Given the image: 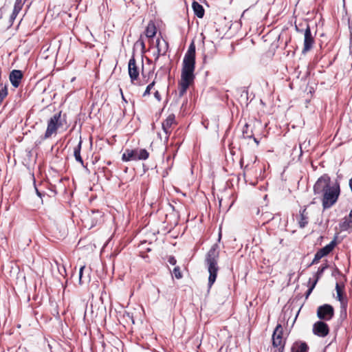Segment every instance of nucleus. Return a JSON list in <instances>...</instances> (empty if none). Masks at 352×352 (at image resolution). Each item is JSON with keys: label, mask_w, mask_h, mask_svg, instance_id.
I'll use <instances>...</instances> for the list:
<instances>
[{"label": "nucleus", "mask_w": 352, "mask_h": 352, "mask_svg": "<svg viewBox=\"0 0 352 352\" xmlns=\"http://www.w3.org/2000/svg\"><path fill=\"white\" fill-rule=\"evenodd\" d=\"M195 68V45L193 42L190 43L184 55L181 80L179 82V97H182L186 92L189 86L195 79L194 71Z\"/></svg>", "instance_id": "1"}, {"label": "nucleus", "mask_w": 352, "mask_h": 352, "mask_svg": "<svg viewBox=\"0 0 352 352\" xmlns=\"http://www.w3.org/2000/svg\"><path fill=\"white\" fill-rule=\"evenodd\" d=\"M219 256V245L215 243L209 250L206 256L205 263L209 273L208 287L210 288L216 280L219 271L218 259Z\"/></svg>", "instance_id": "2"}, {"label": "nucleus", "mask_w": 352, "mask_h": 352, "mask_svg": "<svg viewBox=\"0 0 352 352\" xmlns=\"http://www.w3.org/2000/svg\"><path fill=\"white\" fill-rule=\"evenodd\" d=\"M340 193V185L336 183L321 195L324 210L331 208L337 202Z\"/></svg>", "instance_id": "3"}, {"label": "nucleus", "mask_w": 352, "mask_h": 352, "mask_svg": "<svg viewBox=\"0 0 352 352\" xmlns=\"http://www.w3.org/2000/svg\"><path fill=\"white\" fill-rule=\"evenodd\" d=\"M60 112L54 114L47 122V126L46 131L43 136H41V140H45L51 138L53 134H56L58 129L62 125L60 121Z\"/></svg>", "instance_id": "4"}, {"label": "nucleus", "mask_w": 352, "mask_h": 352, "mask_svg": "<svg viewBox=\"0 0 352 352\" xmlns=\"http://www.w3.org/2000/svg\"><path fill=\"white\" fill-rule=\"evenodd\" d=\"M285 341L283 339V328L281 324H277L272 335V345L276 349L274 352H283Z\"/></svg>", "instance_id": "5"}, {"label": "nucleus", "mask_w": 352, "mask_h": 352, "mask_svg": "<svg viewBox=\"0 0 352 352\" xmlns=\"http://www.w3.org/2000/svg\"><path fill=\"white\" fill-rule=\"evenodd\" d=\"M331 186L330 177L327 175H323L318 179L314 186V194L322 195Z\"/></svg>", "instance_id": "6"}, {"label": "nucleus", "mask_w": 352, "mask_h": 352, "mask_svg": "<svg viewBox=\"0 0 352 352\" xmlns=\"http://www.w3.org/2000/svg\"><path fill=\"white\" fill-rule=\"evenodd\" d=\"M336 244V240L334 239L329 244L318 250L315 254L314 258L309 265L318 263L322 257L328 255L333 251Z\"/></svg>", "instance_id": "7"}, {"label": "nucleus", "mask_w": 352, "mask_h": 352, "mask_svg": "<svg viewBox=\"0 0 352 352\" xmlns=\"http://www.w3.org/2000/svg\"><path fill=\"white\" fill-rule=\"evenodd\" d=\"M333 316L334 309L331 305L324 304L319 306L317 309V316L321 321H329Z\"/></svg>", "instance_id": "8"}, {"label": "nucleus", "mask_w": 352, "mask_h": 352, "mask_svg": "<svg viewBox=\"0 0 352 352\" xmlns=\"http://www.w3.org/2000/svg\"><path fill=\"white\" fill-rule=\"evenodd\" d=\"M314 43V36L311 34L309 25H307L304 32V43L302 53L305 54L307 52L310 51L313 47Z\"/></svg>", "instance_id": "9"}, {"label": "nucleus", "mask_w": 352, "mask_h": 352, "mask_svg": "<svg viewBox=\"0 0 352 352\" xmlns=\"http://www.w3.org/2000/svg\"><path fill=\"white\" fill-rule=\"evenodd\" d=\"M128 71L131 82L132 84L136 85L137 83L135 81L139 78L140 71L133 56L129 59L128 63Z\"/></svg>", "instance_id": "10"}, {"label": "nucleus", "mask_w": 352, "mask_h": 352, "mask_svg": "<svg viewBox=\"0 0 352 352\" xmlns=\"http://www.w3.org/2000/svg\"><path fill=\"white\" fill-rule=\"evenodd\" d=\"M177 124L175 116L173 113L170 114L162 122V129L166 134V140H168L169 135L172 132L173 127Z\"/></svg>", "instance_id": "11"}, {"label": "nucleus", "mask_w": 352, "mask_h": 352, "mask_svg": "<svg viewBox=\"0 0 352 352\" xmlns=\"http://www.w3.org/2000/svg\"><path fill=\"white\" fill-rule=\"evenodd\" d=\"M313 333L319 337L324 338L329 333V326L324 321H317L313 325Z\"/></svg>", "instance_id": "12"}, {"label": "nucleus", "mask_w": 352, "mask_h": 352, "mask_svg": "<svg viewBox=\"0 0 352 352\" xmlns=\"http://www.w3.org/2000/svg\"><path fill=\"white\" fill-rule=\"evenodd\" d=\"M22 78H23L22 72L21 70H16V69L10 72V76H9V78H10L12 85L16 88L19 86Z\"/></svg>", "instance_id": "13"}, {"label": "nucleus", "mask_w": 352, "mask_h": 352, "mask_svg": "<svg viewBox=\"0 0 352 352\" xmlns=\"http://www.w3.org/2000/svg\"><path fill=\"white\" fill-rule=\"evenodd\" d=\"M137 149H126L122 156L124 162L136 161L138 160Z\"/></svg>", "instance_id": "14"}, {"label": "nucleus", "mask_w": 352, "mask_h": 352, "mask_svg": "<svg viewBox=\"0 0 352 352\" xmlns=\"http://www.w3.org/2000/svg\"><path fill=\"white\" fill-rule=\"evenodd\" d=\"M156 47L158 52L164 56L168 49V44L164 39L157 38L156 40Z\"/></svg>", "instance_id": "15"}, {"label": "nucleus", "mask_w": 352, "mask_h": 352, "mask_svg": "<svg viewBox=\"0 0 352 352\" xmlns=\"http://www.w3.org/2000/svg\"><path fill=\"white\" fill-rule=\"evenodd\" d=\"M308 345L304 342H296L292 346V352H308Z\"/></svg>", "instance_id": "16"}, {"label": "nucleus", "mask_w": 352, "mask_h": 352, "mask_svg": "<svg viewBox=\"0 0 352 352\" xmlns=\"http://www.w3.org/2000/svg\"><path fill=\"white\" fill-rule=\"evenodd\" d=\"M308 212H307V208H305L300 211V220L298 221L300 227L305 228L308 223Z\"/></svg>", "instance_id": "17"}, {"label": "nucleus", "mask_w": 352, "mask_h": 352, "mask_svg": "<svg viewBox=\"0 0 352 352\" xmlns=\"http://www.w3.org/2000/svg\"><path fill=\"white\" fill-rule=\"evenodd\" d=\"M192 7L195 14L198 18H200V19L203 18V16H204V9L203 6L201 5H200L198 2L193 1Z\"/></svg>", "instance_id": "18"}, {"label": "nucleus", "mask_w": 352, "mask_h": 352, "mask_svg": "<svg viewBox=\"0 0 352 352\" xmlns=\"http://www.w3.org/2000/svg\"><path fill=\"white\" fill-rule=\"evenodd\" d=\"M340 228L342 231L352 229V219L350 218L349 215L348 217H345L342 220V221L340 223Z\"/></svg>", "instance_id": "19"}, {"label": "nucleus", "mask_w": 352, "mask_h": 352, "mask_svg": "<svg viewBox=\"0 0 352 352\" xmlns=\"http://www.w3.org/2000/svg\"><path fill=\"white\" fill-rule=\"evenodd\" d=\"M156 27L153 21H150L146 28L145 34L148 38H153L156 34Z\"/></svg>", "instance_id": "20"}, {"label": "nucleus", "mask_w": 352, "mask_h": 352, "mask_svg": "<svg viewBox=\"0 0 352 352\" xmlns=\"http://www.w3.org/2000/svg\"><path fill=\"white\" fill-rule=\"evenodd\" d=\"M82 146V140H80L78 144V145L74 149V155L76 160L80 162L82 165H83V160L80 156V150Z\"/></svg>", "instance_id": "21"}, {"label": "nucleus", "mask_w": 352, "mask_h": 352, "mask_svg": "<svg viewBox=\"0 0 352 352\" xmlns=\"http://www.w3.org/2000/svg\"><path fill=\"white\" fill-rule=\"evenodd\" d=\"M138 160H145L148 156L149 153L146 149H137Z\"/></svg>", "instance_id": "22"}, {"label": "nucleus", "mask_w": 352, "mask_h": 352, "mask_svg": "<svg viewBox=\"0 0 352 352\" xmlns=\"http://www.w3.org/2000/svg\"><path fill=\"white\" fill-rule=\"evenodd\" d=\"M23 5V0H16L14 6V14H18Z\"/></svg>", "instance_id": "23"}, {"label": "nucleus", "mask_w": 352, "mask_h": 352, "mask_svg": "<svg viewBox=\"0 0 352 352\" xmlns=\"http://www.w3.org/2000/svg\"><path fill=\"white\" fill-rule=\"evenodd\" d=\"M327 267V265H324V266H321L318 268L317 272L315 274L314 276H315V280L313 281V282H316V284H317L319 278H320V276H322V274H323L324 270Z\"/></svg>", "instance_id": "24"}, {"label": "nucleus", "mask_w": 352, "mask_h": 352, "mask_svg": "<svg viewBox=\"0 0 352 352\" xmlns=\"http://www.w3.org/2000/svg\"><path fill=\"white\" fill-rule=\"evenodd\" d=\"M336 292H337L338 300L341 302V304H343L344 302H343L342 290L338 283H336Z\"/></svg>", "instance_id": "25"}, {"label": "nucleus", "mask_w": 352, "mask_h": 352, "mask_svg": "<svg viewBox=\"0 0 352 352\" xmlns=\"http://www.w3.org/2000/svg\"><path fill=\"white\" fill-rule=\"evenodd\" d=\"M8 96V89L7 87H4L1 91L0 92V104L4 100V98Z\"/></svg>", "instance_id": "26"}, {"label": "nucleus", "mask_w": 352, "mask_h": 352, "mask_svg": "<svg viewBox=\"0 0 352 352\" xmlns=\"http://www.w3.org/2000/svg\"><path fill=\"white\" fill-rule=\"evenodd\" d=\"M155 85V81H153L151 83H150L146 88L145 91L143 94V96H146L147 95L150 94L151 90L153 89V87Z\"/></svg>", "instance_id": "27"}, {"label": "nucleus", "mask_w": 352, "mask_h": 352, "mask_svg": "<svg viewBox=\"0 0 352 352\" xmlns=\"http://www.w3.org/2000/svg\"><path fill=\"white\" fill-rule=\"evenodd\" d=\"M173 274L176 278L179 279L182 277L180 269L179 267H175L173 269Z\"/></svg>", "instance_id": "28"}, {"label": "nucleus", "mask_w": 352, "mask_h": 352, "mask_svg": "<svg viewBox=\"0 0 352 352\" xmlns=\"http://www.w3.org/2000/svg\"><path fill=\"white\" fill-rule=\"evenodd\" d=\"M316 282H313L311 285L309 286L308 290L306 292V298H308V296L311 294L313 289H314V287H316Z\"/></svg>", "instance_id": "29"}, {"label": "nucleus", "mask_w": 352, "mask_h": 352, "mask_svg": "<svg viewBox=\"0 0 352 352\" xmlns=\"http://www.w3.org/2000/svg\"><path fill=\"white\" fill-rule=\"evenodd\" d=\"M85 268V265H82L80 267V270H79V274H78V276H79V283L80 284L82 283V274H83V270Z\"/></svg>", "instance_id": "30"}, {"label": "nucleus", "mask_w": 352, "mask_h": 352, "mask_svg": "<svg viewBox=\"0 0 352 352\" xmlns=\"http://www.w3.org/2000/svg\"><path fill=\"white\" fill-rule=\"evenodd\" d=\"M168 263H169L170 265H175V264H176V263H177V261H176V259L175 258V257H174V256H170V257L168 258Z\"/></svg>", "instance_id": "31"}, {"label": "nucleus", "mask_w": 352, "mask_h": 352, "mask_svg": "<svg viewBox=\"0 0 352 352\" xmlns=\"http://www.w3.org/2000/svg\"><path fill=\"white\" fill-rule=\"evenodd\" d=\"M154 96L158 101L161 100V96L158 91H155Z\"/></svg>", "instance_id": "32"}, {"label": "nucleus", "mask_w": 352, "mask_h": 352, "mask_svg": "<svg viewBox=\"0 0 352 352\" xmlns=\"http://www.w3.org/2000/svg\"><path fill=\"white\" fill-rule=\"evenodd\" d=\"M154 56H155V60H157L160 56H162V54H160V52H158V51L157 50V53L156 54H154Z\"/></svg>", "instance_id": "33"}, {"label": "nucleus", "mask_w": 352, "mask_h": 352, "mask_svg": "<svg viewBox=\"0 0 352 352\" xmlns=\"http://www.w3.org/2000/svg\"><path fill=\"white\" fill-rule=\"evenodd\" d=\"M16 16H17V14H14V11H13L12 14H11V16H10V19L12 20H14L16 18Z\"/></svg>", "instance_id": "34"}, {"label": "nucleus", "mask_w": 352, "mask_h": 352, "mask_svg": "<svg viewBox=\"0 0 352 352\" xmlns=\"http://www.w3.org/2000/svg\"><path fill=\"white\" fill-rule=\"evenodd\" d=\"M35 189H36V195H37L38 197H41V195H42L41 192L40 191H38V190L36 188H35Z\"/></svg>", "instance_id": "35"}, {"label": "nucleus", "mask_w": 352, "mask_h": 352, "mask_svg": "<svg viewBox=\"0 0 352 352\" xmlns=\"http://www.w3.org/2000/svg\"><path fill=\"white\" fill-rule=\"evenodd\" d=\"M349 187H350V188L351 190V192H352V177L349 180Z\"/></svg>", "instance_id": "36"}, {"label": "nucleus", "mask_w": 352, "mask_h": 352, "mask_svg": "<svg viewBox=\"0 0 352 352\" xmlns=\"http://www.w3.org/2000/svg\"><path fill=\"white\" fill-rule=\"evenodd\" d=\"M4 87H7L6 85H3V84H0V92L1 91V90L4 88Z\"/></svg>", "instance_id": "37"}, {"label": "nucleus", "mask_w": 352, "mask_h": 352, "mask_svg": "<svg viewBox=\"0 0 352 352\" xmlns=\"http://www.w3.org/2000/svg\"><path fill=\"white\" fill-rule=\"evenodd\" d=\"M254 142L256 143V144H258L259 142L258 141V140L256 138H254Z\"/></svg>", "instance_id": "38"}, {"label": "nucleus", "mask_w": 352, "mask_h": 352, "mask_svg": "<svg viewBox=\"0 0 352 352\" xmlns=\"http://www.w3.org/2000/svg\"><path fill=\"white\" fill-rule=\"evenodd\" d=\"M349 217L352 219V210L349 212Z\"/></svg>", "instance_id": "39"}, {"label": "nucleus", "mask_w": 352, "mask_h": 352, "mask_svg": "<svg viewBox=\"0 0 352 352\" xmlns=\"http://www.w3.org/2000/svg\"><path fill=\"white\" fill-rule=\"evenodd\" d=\"M122 99H123V100H124L125 102H126V99L124 98V96H122Z\"/></svg>", "instance_id": "40"}, {"label": "nucleus", "mask_w": 352, "mask_h": 352, "mask_svg": "<svg viewBox=\"0 0 352 352\" xmlns=\"http://www.w3.org/2000/svg\"><path fill=\"white\" fill-rule=\"evenodd\" d=\"M122 99H123V100H124L125 102H126V99L124 98V96H122Z\"/></svg>", "instance_id": "41"}, {"label": "nucleus", "mask_w": 352, "mask_h": 352, "mask_svg": "<svg viewBox=\"0 0 352 352\" xmlns=\"http://www.w3.org/2000/svg\"><path fill=\"white\" fill-rule=\"evenodd\" d=\"M246 138H252V136H251V135H246Z\"/></svg>", "instance_id": "42"}, {"label": "nucleus", "mask_w": 352, "mask_h": 352, "mask_svg": "<svg viewBox=\"0 0 352 352\" xmlns=\"http://www.w3.org/2000/svg\"><path fill=\"white\" fill-rule=\"evenodd\" d=\"M314 200H315V199L311 202V204H315V201Z\"/></svg>", "instance_id": "43"}]
</instances>
